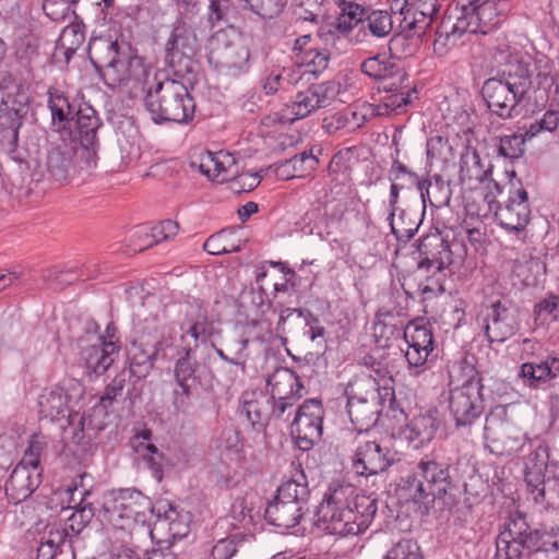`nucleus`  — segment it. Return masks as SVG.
I'll return each mask as SVG.
<instances>
[{
    "label": "nucleus",
    "instance_id": "f257e3e1",
    "mask_svg": "<svg viewBox=\"0 0 559 559\" xmlns=\"http://www.w3.org/2000/svg\"><path fill=\"white\" fill-rule=\"evenodd\" d=\"M493 57L504 68L484 82L481 96L490 114L511 120L520 115V106L528 99L530 91L539 88L549 72L506 40L498 43Z\"/></svg>",
    "mask_w": 559,
    "mask_h": 559
},
{
    "label": "nucleus",
    "instance_id": "f03ea898",
    "mask_svg": "<svg viewBox=\"0 0 559 559\" xmlns=\"http://www.w3.org/2000/svg\"><path fill=\"white\" fill-rule=\"evenodd\" d=\"M378 511V501L370 496H355L349 484L333 483L317 509L319 521L334 535H358L371 524Z\"/></svg>",
    "mask_w": 559,
    "mask_h": 559
},
{
    "label": "nucleus",
    "instance_id": "7ed1b4c3",
    "mask_svg": "<svg viewBox=\"0 0 559 559\" xmlns=\"http://www.w3.org/2000/svg\"><path fill=\"white\" fill-rule=\"evenodd\" d=\"M462 467L467 468L468 465L461 460L448 464L425 456L401 478L402 489L415 502L427 506L438 499L451 504L463 480Z\"/></svg>",
    "mask_w": 559,
    "mask_h": 559
},
{
    "label": "nucleus",
    "instance_id": "20e7f679",
    "mask_svg": "<svg viewBox=\"0 0 559 559\" xmlns=\"http://www.w3.org/2000/svg\"><path fill=\"white\" fill-rule=\"evenodd\" d=\"M83 394V385L71 379L44 390L38 399L40 418L61 421V427L64 430H72V441L76 444L83 443L85 439L91 440L96 437L97 431L105 427L103 420H94L92 416L81 415L75 409Z\"/></svg>",
    "mask_w": 559,
    "mask_h": 559
},
{
    "label": "nucleus",
    "instance_id": "39448f33",
    "mask_svg": "<svg viewBox=\"0 0 559 559\" xmlns=\"http://www.w3.org/2000/svg\"><path fill=\"white\" fill-rule=\"evenodd\" d=\"M91 61L110 86L128 85L133 82L142 85L143 91L152 81V70L144 60L121 47L117 40L99 37L90 43Z\"/></svg>",
    "mask_w": 559,
    "mask_h": 559
},
{
    "label": "nucleus",
    "instance_id": "423d86ee",
    "mask_svg": "<svg viewBox=\"0 0 559 559\" xmlns=\"http://www.w3.org/2000/svg\"><path fill=\"white\" fill-rule=\"evenodd\" d=\"M559 559V540L547 532L532 530L520 512L509 516L496 539V559Z\"/></svg>",
    "mask_w": 559,
    "mask_h": 559
},
{
    "label": "nucleus",
    "instance_id": "0eeeda50",
    "mask_svg": "<svg viewBox=\"0 0 559 559\" xmlns=\"http://www.w3.org/2000/svg\"><path fill=\"white\" fill-rule=\"evenodd\" d=\"M310 489L300 464L292 477L283 481L264 510V519L273 526L289 530L300 523L309 511Z\"/></svg>",
    "mask_w": 559,
    "mask_h": 559
},
{
    "label": "nucleus",
    "instance_id": "6e6552de",
    "mask_svg": "<svg viewBox=\"0 0 559 559\" xmlns=\"http://www.w3.org/2000/svg\"><path fill=\"white\" fill-rule=\"evenodd\" d=\"M144 91V106L155 123H185L192 119L194 103L182 83L168 79L156 81L153 74Z\"/></svg>",
    "mask_w": 559,
    "mask_h": 559
},
{
    "label": "nucleus",
    "instance_id": "1a4fd4ad",
    "mask_svg": "<svg viewBox=\"0 0 559 559\" xmlns=\"http://www.w3.org/2000/svg\"><path fill=\"white\" fill-rule=\"evenodd\" d=\"M481 379L473 367L463 369L462 378L450 381L449 411L456 428L471 427L484 412Z\"/></svg>",
    "mask_w": 559,
    "mask_h": 559
},
{
    "label": "nucleus",
    "instance_id": "9d476101",
    "mask_svg": "<svg viewBox=\"0 0 559 559\" xmlns=\"http://www.w3.org/2000/svg\"><path fill=\"white\" fill-rule=\"evenodd\" d=\"M104 520L121 530L144 524L152 512L148 497L134 488L120 489L105 496L102 507Z\"/></svg>",
    "mask_w": 559,
    "mask_h": 559
},
{
    "label": "nucleus",
    "instance_id": "9b49d317",
    "mask_svg": "<svg viewBox=\"0 0 559 559\" xmlns=\"http://www.w3.org/2000/svg\"><path fill=\"white\" fill-rule=\"evenodd\" d=\"M170 337L160 334L156 326L146 328L138 333L128 348L129 369L138 379L146 378L156 359L165 348L171 345Z\"/></svg>",
    "mask_w": 559,
    "mask_h": 559
},
{
    "label": "nucleus",
    "instance_id": "f8f14e48",
    "mask_svg": "<svg viewBox=\"0 0 559 559\" xmlns=\"http://www.w3.org/2000/svg\"><path fill=\"white\" fill-rule=\"evenodd\" d=\"M193 27L183 21L174 24L165 44V62L177 73L192 71V60L199 51Z\"/></svg>",
    "mask_w": 559,
    "mask_h": 559
},
{
    "label": "nucleus",
    "instance_id": "ddd939ff",
    "mask_svg": "<svg viewBox=\"0 0 559 559\" xmlns=\"http://www.w3.org/2000/svg\"><path fill=\"white\" fill-rule=\"evenodd\" d=\"M454 10L468 24L471 35H486L502 22L510 4L507 0H468L467 4L456 5Z\"/></svg>",
    "mask_w": 559,
    "mask_h": 559
},
{
    "label": "nucleus",
    "instance_id": "4468645a",
    "mask_svg": "<svg viewBox=\"0 0 559 559\" xmlns=\"http://www.w3.org/2000/svg\"><path fill=\"white\" fill-rule=\"evenodd\" d=\"M336 93V84L333 81L312 84L307 90L298 92L276 120L281 123H290L304 119L316 110L328 107Z\"/></svg>",
    "mask_w": 559,
    "mask_h": 559
},
{
    "label": "nucleus",
    "instance_id": "2eb2a0df",
    "mask_svg": "<svg viewBox=\"0 0 559 559\" xmlns=\"http://www.w3.org/2000/svg\"><path fill=\"white\" fill-rule=\"evenodd\" d=\"M399 461L397 452L382 447L376 440L356 439L352 467L357 475L372 476L383 473Z\"/></svg>",
    "mask_w": 559,
    "mask_h": 559
},
{
    "label": "nucleus",
    "instance_id": "dca6fc26",
    "mask_svg": "<svg viewBox=\"0 0 559 559\" xmlns=\"http://www.w3.org/2000/svg\"><path fill=\"white\" fill-rule=\"evenodd\" d=\"M324 411L320 401L310 399L297 409L292 424V435L297 447L307 451L321 440Z\"/></svg>",
    "mask_w": 559,
    "mask_h": 559
},
{
    "label": "nucleus",
    "instance_id": "f3484780",
    "mask_svg": "<svg viewBox=\"0 0 559 559\" xmlns=\"http://www.w3.org/2000/svg\"><path fill=\"white\" fill-rule=\"evenodd\" d=\"M273 334V328L269 320H252L237 326L224 338V347L230 354V364L245 368L248 344L252 341H265Z\"/></svg>",
    "mask_w": 559,
    "mask_h": 559
},
{
    "label": "nucleus",
    "instance_id": "a211bd4d",
    "mask_svg": "<svg viewBox=\"0 0 559 559\" xmlns=\"http://www.w3.org/2000/svg\"><path fill=\"white\" fill-rule=\"evenodd\" d=\"M360 71L370 79L379 82V91H395L407 87L408 74L392 56L378 53L360 63Z\"/></svg>",
    "mask_w": 559,
    "mask_h": 559
},
{
    "label": "nucleus",
    "instance_id": "6ab92c4d",
    "mask_svg": "<svg viewBox=\"0 0 559 559\" xmlns=\"http://www.w3.org/2000/svg\"><path fill=\"white\" fill-rule=\"evenodd\" d=\"M94 167H82L79 147L75 144L62 142L52 146L46 157V171L56 182H66L74 175L90 171Z\"/></svg>",
    "mask_w": 559,
    "mask_h": 559
},
{
    "label": "nucleus",
    "instance_id": "aec40b11",
    "mask_svg": "<svg viewBox=\"0 0 559 559\" xmlns=\"http://www.w3.org/2000/svg\"><path fill=\"white\" fill-rule=\"evenodd\" d=\"M78 140L72 141L79 147L82 167H96L97 165V130L100 127L96 111L86 107L76 112Z\"/></svg>",
    "mask_w": 559,
    "mask_h": 559
},
{
    "label": "nucleus",
    "instance_id": "412c9836",
    "mask_svg": "<svg viewBox=\"0 0 559 559\" xmlns=\"http://www.w3.org/2000/svg\"><path fill=\"white\" fill-rule=\"evenodd\" d=\"M495 216L504 229L512 233L523 231L531 216L526 190L522 187H512L509 190L508 199L497 205Z\"/></svg>",
    "mask_w": 559,
    "mask_h": 559
},
{
    "label": "nucleus",
    "instance_id": "4be33fe9",
    "mask_svg": "<svg viewBox=\"0 0 559 559\" xmlns=\"http://www.w3.org/2000/svg\"><path fill=\"white\" fill-rule=\"evenodd\" d=\"M487 313L485 333L489 342L502 343L520 329L519 310L510 301L497 300Z\"/></svg>",
    "mask_w": 559,
    "mask_h": 559
},
{
    "label": "nucleus",
    "instance_id": "5701e85b",
    "mask_svg": "<svg viewBox=\"0 0 559 559\" xmlns=\"http://www.w3.org/2000/svg\"><path fill=\"white\" fill-rule=\"evenodd\" d=\"M116 331V326L108 325L106 335L99 336L96 343L83 348L81 355L87 371L100 376L112 365L120 348Z\"/></svg>",
    "mask_w": 559,
    "mask_h": 559
},
{
    "label": "nucleus",
    "instance_id": "b1692460",
    "mask_svg": "<svg viewBox=\"0 0 559 559\" xmlns=\"http://www.w3.org/2000/svg\"><path fill=\"white\" fill-rule=\"evenodd\" d=\"M418 253L417 267L426 272H441L453 262L451 245L439 233L423 237L418 243Z\"/></svg>",
    "mask_w": 559,
    "mask_h": 559
},
{
    "label": "nucleus",
    "instance_id": "393cba45",
    "mask_svg": "<svg viewBox=\"0 0 559 559\" xmlns=\"http://www.w3.org/2000/svg\"><path fill=\"white\" fill-rule=\"evenodd\" d=\"M504 411L491 412L485 418L484 436L508 454L519 451L524 444V437L514 432V428L503 420Z\"/></svg>",
    "mask_w": 559,
    "mask_h": 559
},
{
    "label": "nucleus",
    "instance_id": "a878e982",
    "mask_svg": "<svg viewBox=\"0 0 559 559\" xmlns=\"http://www.w3.org/2000/svg\"><path fill=\"white\" fill-rule=\"evenodd\" d=\"M41 483V468L17 464L4 485V492L15 504L27 499Z\"/></svg>",
    "mask_w": 559,
    "mask_h": 559
},
{
    "label": "nucleus",
    "instance_id": "bb28decb",
    "mask_svg": "<svg viewBox=\"0 0 559 559\" xmlns=\"http://www.w3.org/2000/svg\"><path fill=\"white\" fill-rule=\"evenodd\" d=\"M249 48L242 40L231 41L211 51L210 61L221 71L236 75L249 67Z\"/></svg>",
    "mask_w": 559,
    "mask_h": 559
},
{
    "label": "nucleus",
    "instance_id": "cd10ccee",
    "mask_svg": "<svg viewBox=\"0 0 559 559\" xmlns=\"http://www.w3.org/2000/svg\"><path fill=\"white\" fill-rule=\"evenodd\" d=\"M439 10L440 3L438 0L413 1L408 16L401 19L399 28L403 32H413L418 36L424 35L438 19Z\"/></svg>",
    "mask_w": 559,
    "mask_h": 559
},
{
    "label": "nucleus",
    "instance_id": "c85d7f7f",
    "mask_svg": "<svg viewBox=\"0 0 559 559\" xmlns=\"http://www.w3.org/2000/svg\"><path fill=\"white\" fill-rule=\"evenodd\" d=\"M439 428L437 418L431 414H420L413 417L400 430V436L414 449H419L431 442Z\"/></svg>",
    "mask_w": 559,
    "mask_h": 559
},
{
    "label": "nucleus",
    "instance_id": "c756f323",
    "mask_svg": "<svg viewBox=\"0 0 559 559\" xmlns=\"http://www.w3.org/2000/svg\"><path fill=\"white\" fill-rule=\"evenodd\" d=\"M28 112V96L16 87V92H8L7 98L0 103V126L11 130L13 135L22 126V121Z\"/></svg>",
    "mask_w": 559,
    "mask_h": 559
},
{
    "label": "nucleus",
    "instance_id": "7c9ffc66",
    "mask_svg": "<svg viewBox=\"0 0 559 559\" xmlns=\"http://www.w3.org/2000/svg\"><path fill=\"white\" fill-rule=\"evenodd\" d=\"M242 412L252 427L263 429L272 417L271 397L261 390H248L241 395Z\"/></svg>",
    "mask_w": 559,
    "mask_h": 559
},
{
    "label": "nucleus",
    "instance_id": "2f4dec72",
    "mask_svg": "<svg viewBox=\"0 0 559 559\" xmlns=\"http://www.w3.org/2000/svg\"><path fill=\"white\" fill-rule=\"evenodd\" d=\"M151 437V430L144 429L134 436L132 444L135 452L152 472L153 477L160 483L164 478V467L167 460L153 443L148 442Z\"/></svg>",
    "mask_w": 559,
    "mask_h": 559
},
{
    "label": "nucleus",
    "instance_id": "473e14b6",
    "mask_svg": "<svg viewBox=\"0 0 559 559\" xmlns=\"http://www.w3.org/2000/svg\"><path fill=\"white\" fill-rule=\"evenodd\" d=\"M235 158L225 152H206L200 158V171L212 180L224 182L236 177L237 171L233 170Z\"/></svg>",
    "mask_w": 559,
    "mask_h": 559
},
{
    "label": "nucleus",
    "instance_id": "72a5a7b5",
    "mask_svg": "<svg viewBox=\"0 0 559 559\" xmlns=\"http://www.w3.org/2000/svg\"><path fill=\"white\" fill-rule=\"evenodd\" d=\"M267 385L271 388L272 400L300 399L304 385L297 374L288 368L276 369L269 378Z\"/></svg>",
    "mask_w": 559,
    "mask_h": 559
},
{
    "label": "nucleus",
    "instance_id": "f704fd0d",
    "mask_svg": "<svg viewBox=\"0 0 559 559\" xmlns=\"http://www.w3.org/2000/svg\"><path fill=\"white\" fill-rule=\"evenodd\" d=\"M467 25L464 19L460 17L457 13L455 14L454 22H452L451 15L442 21L433 41V51L438 56L447 55L452 47L456 46L461 37L465 34H469Z\"/></svg>",
    "mask_w": 559,
    "mask_h": 559
},
{
    "label": "nucleus",
    "instance_id": "c9c22d12",
    "mask_svg": "<svg viewBox=\"0 0 559 559\" xmlns=\"http://www.w3.org/2000/svg\"><path fill=\"white\" fill-rule=\"evenodd\" d=\"M346 407L350 423L359 433L373 428L381 414V402H347Z\"/></svg>",
    "mask_w": 559,
    "mask_h": 559
},
{
    "label": "nucleus",
    "instance_id": "e433bc0d",
    "mask_svg": "<svg viewBox=\"0 0 559 559\" xmlns=\"http://www.w3.org/2000/svg\"><path fill=\"white\" fill-rule=\"evenodd\" d=\"M191 515L189 512L179 511L175 506L167 504L163 515L157 519V527L168 532L169 537L183 538L190 531Z\"/></svg>",
    "mask_w": 559,
    "mask_h": 559
},
{
    "label": "nucleus",
    "instance_id": "4c0bfd02",
    "mask_svg": "<svg viewBox=\"0 0 559 559\" xmlns=\"http://www.w3.org/2000/svg\"><path fill=\"white\" fill-rule=\"evenodd\" d=\"M347 402H381L379 384L369 374L356 376L346 386Z\"/></svg>",
    "mask_w": 559,
    "mask_h": 559
},
{
    "label": "nucleus",
    "instance_id": "58836bf2",
    "mask_svg": "<svg viewBox=\"0 0 559 559\" xmlns=\"http://www.w3.org/2000/svg\"><path fill=\"white\" fill-rule=\"evenodd\" d=\"M403 323H397L396 318L390 312H378L373 323V336L379 347L385 348L391 342L403 335Z\"/></svg>",
    "mask_w": 559,
    "mask_h": 559
},
{
    "label": "nucleus",
    "instance_id": "ea45409f",
    "mask_svg": "<svg viewBox=\"0 0 559 559\" xmlns=\"http://www.w3.org/2000/svg\"><path fill=\"white\" fill-rule=\"evenodd\" d=\"M556 469L548 466V453L544 448H538L530 453L525 460L524 479L527 488H536L549 471Z\"/></svg>",
    "mask_w": 559,
    "mask_h": 559
},
{
    "label": "nucleus",
    "instance_id": "a19ab883",
    "mask_svg": "<svg viewBox=\"0 0 559 559\" xmlns=\"http://www.w3.org/2000/svg\"><path fill=\"white\" fill-rule=\"evenodd\" d=\"M536 488H527L532 499L545 508L559 506V476L549 471Z\"/></svg>",
    "mask_w": 559,
    "mask_h": 559
},
{
    "label": "nucleus",
    "instance_id": "79ce46f5",
    "mask_svg": "<svg viewBox=\"0 0 559 559\" xmlns=\"http://www.w3.org/2000/svg\"><path fill=\"white\" fill-rule=\"evenodd\" d=\"M319 164V159L312 154L311 151H304L296 154L290 159L285 160L280 167L282 176L286 179L294 177H305L313 171Z\"/></svg>",
    "mask_w": 559,
    "mask_h": 559
},
{
    "label": "nucleus",
    "instance_id": "37998d69",
    "mask_svg": "<svg viewBox=\"0 0 559 559\" xmlns=\"http://www.w3.org/2000/svg\"><path fill=\"white\" fill-rule=\"evenodd\" d=\"M366 118L356 110L338 111L323 119V128L328 133L334 134L340 130L356 131L364 126Z\"/></svg>",
    "mask_w": 559,
    "mask_h": 559
},
{
    "label": "nucleus",
    "instance_id": "c03bdc74",
    "mask_svg": "<svg viewBox=\"0 0 559 559\" xmlns=\"http://www.w3.org/2000/svg\"><path fill=\"white\" fill-rule=\"evenodd\" d=\"M405 84L407 87H399L395 91H384L386 95L380 99L377 109L378 115H388L392 111L399 114L412 102V94L416 91L409 86V80Z\"/></svg>",
    "mask_w": 559,
    "mask_h": 559
},
{
    "label": "nucleus",
    "instance_id": "a18cd8bd",
    "mask_svg": "<svg viewBox=\"0 0 559 559\" xmlns=\"http://www.w3.org/2000/svg\"><path fill=\"white\" fill-rule=\"evenodd\" d=\"M390 187V198H389V216L388 221L390 223L391 231L400 241H408L411 238L415 236L418 230V224L416 222H412L408 226L397 227L395 226L394 217L397 211V201L400 191L403 190L397 183L391 181Z\"/></svg>",
    "mask_w": 559,
    "mask_h": 559
},
{
    "label": "nucleus",
    "instance_id": "49530a36",
    "mask_svg": "<svg viewBox=\"0 0 559 559\" xmlns=\"http://www.w3.org/2000/svg\"><path fill=\"white\" fill-rule=\"evenodd\" d=\"M48 107L51 111L52 122L63 124L72 119L74 109L63 92L57 88L48 91Z\"/></svg>",
    "mask_w": 559,
    "mask_h": 559
},
{
    "label": "nucleus",
    "instance_id": "de8ad7c7",
    "mask_svg": "<svg viewBox=\"0 0 559 559\" xmlns=\"http://www.w3.org/2000/svg\"><path fill=\"white\" fill-rule=\"evenodd\" d=\"M124 383L126 379L123 374L115 377L106 386L103 396L99 399L98 403L93 406L92 414H88V416H92L94 420H102L100 417L108 414V407L116 397L121 394Z\"/></svg>",
    "mask_w": 559,
    "mask_h": 559
},
{
    "label": "nucleus",
    "instance_id": "09e8293b",
    "mask_svg": "<svg viewBox=\"0 0 559 559\" xmlns=\"http://www.w3.org/2000/svg\"><path fill=\"white\" fill-rule=\"evenodd\" d=\"M487 176L488 170L483 169L477 152L462 156L460 166V181L462 183L483 182Z\"/></svg>",
    "mask_w": 559,
    "mask_h": 559
},
{
    "label": "nucleus",
    "instance_id": "8fccbe9b",
    "mask_svg": "<svg viewBox=\"0 0 559 559\" xmlns=\"http://www.w3.org/2000/svg\"><path fill=\"white\" fill-rule=\"evenodd\" d=\"M403 337L407 344L418 346L421 349H433V336L427 325L409 323L404 328Z\"/></svg>",
    "mask_w": 559,
    "mask_h": 559
},
{
    "label": "nucleus",
    "instance_id": "3c124183",
    "mask_svg": "<svg viewBox=\"0 0 559 559\" xmlns=\"http://www.w3.org/2000/svg\"><path fill=\"white\" fill-rule=\"evenodd\" d=\"M389 179L397 183L402 189L418 188L425 179L408 169L403 163L395 159L389 169Z\"/></svg>",
    "mask_w": 559,
    "mask_h": 559
},
{
    "label": "nucleus",
    "instance_id": "603ef678",
    "mask_svg": "<svg viewBox=\"0 0 559 559\" xmlns=\"http://www.w3.org/2000/svg\"><path fill=\"white\" fill-rule=\"evenodd\" d=\"M559 126V111L547 110L540 118L536 119L525 130V139L532 141L545 132H554Z\"/></svg>",
    "mask_w": 559,
    "mask_h": 559
},
{
    "label": "nucleus",
    "instance_id": "864d4df0",
    "mask_svg": "<svg viewBox=\"0 0 559 559\" xmlns=\"http://www.w3.org/2000/svg\"><path fill=\"white\" fill-rule=\"evenodd\" d=\"M362 15L364 9L359 4L348 2L334 21V28H337L340 34L345 35L361 21Z\"/></svg>",
    "mask_w": 559,
    "mask_h": 559
},
{
    "label": "nucleus",
    "instance_id": "5fc2aeb1",
    "mask_svg": "<svg viewBox=\"0 0 559 559\" xmlns=\"http://www.w3.org/2000/svg\"><path fill=\"white\" fill-rule=\"evenodd\" d=\"M192 348H183L185 355L180 357L174 369L176 384L193 385L195 383V361L190 358Z\"/></svg>",
    "mask_w": 559,
    "mask_h": 559
},
{
    "label": "nucleus",
    "instance_id": "6e6d98bb",
    "mask_svg": "<svg viewBox=\"0 0 559 559\" xmlns=\"http://www.w3.org/2000/svg\"><path fill=\"white\" fill-rule=\"evenodd\" d=\"M179 230V225L177 222L171 219H165L163 222H159L155 226L151 228V234L145 233L144 237L145 239H151L144 247H142L140 250H143L145 248H150L154 245H157L162 241H167L171 238H174Z\"/></svg>",
    "mask_w": 559,
    "mask_h": 559
},
{
    "label": "nucleus",
    "instance_id": "4d7b16f0",
    "mask_svg": "<svg viewBox=\"0 0 559 559\" xmlns=\"http://www.w3.org/2000/svg\"><path fill=\"white\" fill-rule=\"evenodd\" d=\"M307 310L298 308L282 309L278 316L275 333L283 337V335L292 333L296 325L304 323V318Z\"/></svg>",
    "mask_w": 559,
    "mask_h": 559
},
{
    "label": "nucleus",
    "instance_id": "13d9d810",
    "mask_svg": "<svg viewBox=\"0 0 559 559\" xmlns=\"http://www.w3.org/2000/svg\"><path fill=\"white\" fill-rule=\"evenodd\" d=\"M528 141V139H525V133L504 135L500 139V144L498 147L499 155L510 159L520 158L524 153L523 146L525 142Z\"/></svg>",
    "mask_w": 559,
    "mask_h": 559
},
{
    "label": "nucleus",
    "instance_id": "bf43d9fd",
    "mask_svg": "<svg viewBox=\"0 0 559 559\" xmlns=\"http://www.w3.org/2000/svg\"><path fill=\"white\" fill-rule=\"evenodd\" d=\"M393 23V16L388 11H373L367 17L368 28L376 37L389 35L392 31Z\"/></svg>",
    "mask_w": 559,
    "mask_h": 559
},
{
    "label": "nucleus",
    "instance_id": "052dcab7",
    "mask_svg": "<svg viewBox=\"0 0 559 559\" xmlns=\"http://www.w3.org/2000/svg\"><path fill=\"white\" fill-rule=\"evenodd\" d=\"M384 559H423V556L415 540L404 538L393 545Z\"/></svg>",
    "mask_w": 559,
    "mask_h": 559
},
{
    "label": "nucleus",
    "instance_id": "680f3d73",
    "mask_svg": "<svg viewBox=\"0 0 559 559\" xmlns=\"http://www.w3.org/2000/svg\"><path fill=\"white\" fill-rule=\"evenodd\" d=\"M74 512L69 516L67 527L72 534H79L92 520L94 512L92 504H83V500L73 507Z\"/></svg>",
    "mask_w": 559,
    "mask_h": 559
},
{
    "label": "nucleus",
    "instance_id": "e2e57ef3",
    "mask_svg": "<svg viewBox=\"0 0 559 559\" xmlns=\"http://www.w3.org/2000/svg\"><path fill=\"white\" fill-rule=\"evenodd\" d=\"M191 385L176 384L171 394V405L176 414L190 415L192 409Z\"/></svg>",
    "mask_w": 559,
    "mask_h": 559
},
{
    "label": "nucleus",
    "instance_id": "0e129e2a",
    "mask_svg": "<svg viewBox=\"0 0 559 559\" xmlns=\"http://www.w3.org/2000/svg\"><path fill=\"white\" fill-rule=\"evenodd\" d=\"M301 61L307 67V73L317 75L328 68L330 53L325 50L319 51L317 49H309L305 51V56L301 57Z\"/></svg>",
    "mask_w": 559,
    "mask_h": 559
},
{
    "label": "nucleus",
    "instance_id": "69168bd1",
    "mask_svg": "<svg viewBox=\"0 0 559 559\" xmlns=\"http://www.w3.org/2000/svg\"><path fill=\"white\" fill-rule=\"evenodd\" d=\"M45 447L46 443L38 437L34 436L28 441L27 448L24 451V455L19 463L32 468H40V455Z\"/></svg>",
    "mask_w": 559,
    "mask_h": 559
},
{
    "label": "nucleus",
    "instance_id": "338daca9",
    "mask_svg": "<svg viewBox=\"0 0 559 559\" xmlns=\"http://www.w3.org/2000/svg\"><path fill=\"white\" fill-rule=\"evenodd\" d=\"M203 249L210 254L219 255L224 253L238 252L240 247L227 248V234L225 230H221L206 239L203 245Z\"/></svg>",
    "mask_w": 559,
    "mask_h": 559
},
{
    "label": "nucleus",
    "instance_id": "774afa93",
    "mask_svg": "<svg viewBox=\"0 0 559 559\" xmlns=\"http://www.w3.org/2000/svg\"><path fill=\"white\" fill-rule=\"evenodd\" d=\"M287 0H254L250 10L264 19H273L285 8Z\"/></svg>",
    "mask_w": 559,
    "mask_h": 559
}]
</instances>
